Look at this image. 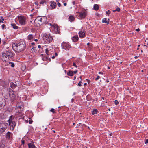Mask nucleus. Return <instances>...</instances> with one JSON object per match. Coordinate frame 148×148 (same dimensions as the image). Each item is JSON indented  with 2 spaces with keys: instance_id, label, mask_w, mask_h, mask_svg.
Returning a JSON list of instances; mask_svg holds the SVG:
<instances>
[{
  "instance_id": "nucleus-60",
  "label": "nucleus",
  "mask_w": 148,
  "mask_h": 148,
  "mask_svg": "<svg viewBox=\"0 0 148 148\" xmlns=\"http://www.w3.org/2000/svg\"><path fill=\"white\" fill-rule=\"evenodd\" d=\"M87 45H89L90 44V43H87Z\"/></svg>"
},
{
  "instance_id": "nucleus-21",
  "label": "nucleus",
  "mask_w": 148,
  "mask_h": 148,
  "mask_svg": "<svg viewBox=\"0 0 148 148\" xmlns=\"http://www.w3.org/2000/svg\"><path fill=\"white\" fill-rule=\"evenodd\" d=\"M67 75L69 76H73V73L72 71H69L67 73Z\"/></svg>"
},
{
  "instance_id": "nucleus-27",
  "label": "nucleus",
  "mask_w": 148,
  "mask_h": 148,
  "mask_svg": "<svg viewBox=\"0 0 148 148\" xmlns=\"http://www.w3.org/2000/svg\"><path fill=\"white\" fill-rule=\"evenodd\" d=\"M45 52L46 54L47 55H49V53H51L50 52V50H49L48 49H46Z\"/></svg>"
},
{
  "instance_id": "nucleus-59",
  "label": "nucleus",
  "mask_w": 148,
  "mask_h": 148,
  "mask_svg": "<svg viewBox=\"0 0 148 148\" xmlns=\"http://www.w3.org/2000/svg\"><path fill=\"white\" fill-rule=\"evenodd\" d=\"M48 59L49 60V61L50 62L51 61V59L50 58H49Z\"/></svg>"
},
{
  "instance_id": "nucleus-53",
  "label": "nucleus",
  "mask_w": 148,
  "mask_h": 148,
  "mask_svg": "<svg viewBox=\"0 0 148 148\" xmlns=\"http://www.w3.org/2000/svg\"><path fill=\"white\" fill-rule=\"evenodd\" d=\"M55 56H53L52 57V59H54V58H55Z\"/></svg>"
},
{
  "instance_id": "nucleus-34",
  "label": "nucleus",
  "mask_w": 148,
  "mask_h": 148,
  "mask_svg": "<svg viewBox=\"0 0 148 148\" xmlns=\"http://www.w3.org/2000/svg\"><path fill=\"white\" fill-rule=\"evenodd\" d=\"M45 2V1H41L40 2V4H43Z\"/></svg>"
},
{
  "instance_id": "nucleus-18",
  "label": "nucleus",
  "mask_w": 148,
  "mask_h": 148,
  "mask_svg": "<svg viewBox=\"0 0 148 148\" xmlns=\"http://www.w3.org/2000/svg\"><path fill=\"white\" fill-rule=\"evenodd\" d=\"M29 148H34L35 147L33 143H30L28 144Z\"/></svg>"
},
{
  "instance_id": "nucleus-8",
  "label": "nucleus",
  "mask_w": 148,
  "mask_h": 148,
  "mask_svg": "<svg viewBox=\"0 0 148 148\" xmlns=\"http://www.w3.org/2000/svg\"><path fill=\"white\" fill-rule=\"evenodd\" d=\"M2 60L4 62H7L9 60V58L7 57V56L6 54V53H2Z\"/></svg>"
},
{
  "instance_id": "nucleus-64",
  "label": "nucleus",
  "mask_w": 148,
  "mask_h": 148,
  "mask_svg": "<svg viewBox=\"0 0 148 148\" xmlns=\"http://www.w3.org/2000/svg\"><path fill=\"white\" fill-rule=\"evenodd\" d=\"M31 44H32V45H34V43L33 42V43H32Z\"/></svg>"
},
{
  "instance_id": "nucleus-7",
  "label": "nucleus",
  "mask_w": 148,
  "mask_h": 148,
  "mask_svg": "<svg viewBox=\"0 0 148 148\" xmlns=\"http://www.w3.org/2000/svg\"><path fill=\"white\" fill-rule=\"evenodd\" d=\"M5 104V99L3 98L0 99V109L4 107Z\"/></svg>"
},
{
  "instance_id": "nucleus-51",
  "label": "nucleus",
  "mask_w": 148,
  "mask_h": 148,
  "mask_svg": "<svg viewBox=\"0 0 148 148\" xmlns=\"http://www.w3.org/2000/svg\"><path fill=\"white\" fill-rule=\"evenodd\" d=\"M1 18L2 19V20L3 21H4V19L2 17H1Z\"/></svg>"
},
{
  "instance_id": "nucleus-50",
  "label": "nucleus",
  "mask_w": 148,
  "mask_h": 148,
  "mask_svg": "<svg viewBox=\"0 0 148 148\" xmlns=\"http://www.w3.org/2000/svg\"><path fill=\"white\" fill-rule=\"evenodd\" d=\"M67 5V4L66 3H64V5L65 6H66Z\"/></svg>"
},
{
  "instance_id": "nucleus-29",
  "label": "nucleus",
  "mask_w": 148,
  "mask_h": 148,
  "mask_svg": "<svg viewBox=\"0 0 148 148\" xmlns=\"http://www.w3.org/2000/svg\"><path fill=\"white\" fill-rule=\"evenodd\" d=\"M50 111L51 112H52L53 114H55L56 113V112L55 111V110L54 109L52 108L50 110Z\"/></svg>"
},
{
  "instance_id": "nucleus-1",
  "label": "nucleus",
  "mask_w": 148,
  "mask_h": 148,
  "mask_svg": "<svg viewBox=\"0 0 148 148\" xmlns=\"http://www.w3.org/2000/svg\"><path fill=\"white\" fill-rule=\"evenodd\" d=\"M26 45L25 42L21 41L18 43H14L12 44L13 50L15 52L19 53L24 50L25 48Z\"/></svg>"
},
{
  "instance_id": "nucleus-36",
  "label": "nucleus",
  "mask_w": 148,
  "mask_h": 148,
  "mask_svg": "<svg viewBox=\"0 0 148 148\" xmlns=\"http://www.w3.org/2000/svg\"><path fill=\"white\" fill-rule=\"evenodd\" d=\"M33 122V121L32 120H29V124H32Z\"/></svg>"
},
{
  "instance_id": "nucleus-55",
  "label": "nucleus",
  "mask_w": 148,
  "mask_h": 148,
  "mask_svg": "<svg viewBox=\"0 0 148 148\" xmlns=\"http://www.w3.org/2000/svg\"><path fill=\"white\" fill-rule=\"evenodd\" d=\"M0 23H3V21H1V19H0Z\"/></svg>"
},
{
  "instance_id": "nucleus-3",
  "label": "nucleus",
  "mask_w": 148,
  "mask_h": 148,
  "mask_svg": "<svg viewBox=\"0 0 148 148\" xmlns=\"http://www.w3.org/2000/svg\"><path fill=\"white\" fill-rule=\"evenodd\" d=\"M20 23L22 25H24L26 24V18L22 16H19L18 17Z\"/></svg>"
},
{
  "instance_id": "nucleus-17",
  "label": "nucleus",
  "mask_w": 148,
  "mask_h": 148,
  "mask_svg": "<svg viewBox=\"0 0 148 148\" xmlns=\"http://www.w3.org/2000/svg\"><path fill=\"white\" fill-rule=\"evenodd\" d=\"M10 85L11 88L12 89H14L16 88L17 86L13 82H11L10 83Z\"/></svg>"
},
{
  "instance_id": "nucleus-62",
  "label": "nucleus",
  "mask_w": 148,
  "mask_h": 148,
  "mask_svg": "<svg viewBox=\"0 0 148 148\" xmlns=\"http://www.w3.org/2000/svg\"><path fill=\"white\" fill-rule=\"evenodd\" d=\"M87 84L86 83H85L84 84V85H86Z\"/></svg>"
},
{
  "instance_id": "nucleus-40",
  "label": "nucleus",
  "mask_w": 148,
  "mask_h": 148,
  "mask_svg": "<svg viewBox=\"0 0 148 148\" xmlns=\"http://www.w3.org/2000/svg\"><path fill=\"white\" fill-rule=\"evenodd\" d=\"M2 42H3V44L5 45L6 44V42L5 40H3L2 41Z\"/></svg>"
},
{
  "instance_id": "nucleus-13",
  "label": "nucleus",
  "mask_w": 148,
  "mask_h": 148,
  "mask_svg": "<svg viewBox=\"0 0 148 148\" xmlns=\"http://www.w3.org/2000/svg\"><path fill=\"white\" fill-rule=\"evenodd\" d=\"M79 16L82 19L84 18L86 16V13L85 11L81 13L79 12Z\"/></svg>"
},
{
  "instance_id": "nucleus-11",
  "label": "nucleus",
  "mask_w": 148,
  "mask_h": 148,
  "mask_svg": "<svg viewBox=\"0 0 148 148\" xmlns=\"http://www.w3.org/2000/svg\"><path fill=\"white\" fill-rule=\"evenodd\" d=\"M12 92L9 94V95L10 98L11 99L12 101H13L15 98L16 96L14 94V92L12 90Z\"/></svg>"
},
{
  "instance_id": "nucleus-35",
  "label": "nucleus",
  "mask_w": 148,
  "mask_h": 148,
  "mask_svg": "<svg viewBox=\"0 0 148 148\" xmlns=\"http://www.w3.org/2000/svg\"><path fill=\"white\" fill-rule=\"evenodd\" d=\"M120 10L119 8L118 7L116 9V11H117L118 12H119L120 11Z\"/></svg>"
},
{
  "instance_id": "nucleus-22",
  "label": "nucleus",
  "mask_w": 148,
  "mask_h": 148,
  "mask_svg": "<svg viewBox=\"0 0 148 148\" xmlns=\"http://www.w3.org/2000/svg\"><path fill=\"white\" fill-rule=\"evenodd\" d=\"M98 111L96 109H94L93 110V111H92V114L93 115L95 114H96L97 113Z\"/></svg>"
},
{
  "instance_id": "nucleus-19",
  "label": "nucleus",
  "mask_w": 148,
  "mask_h": 148,
  "mask_svg": "<svg viewBox=\"0 0 148 148\" xmlns=\"http://www.w3.org/2000/svg\"><path fill=\"white\" fill-rule=\"evenodd\" d=\"M69 20L70 22L74 21L75 20L74 17L72 15L70 16L69 17Z\"/></svg>"
},
{
  "instance_id": "nucleus-9",
  "label": "nucleus",
  "mask_w": 148,
  "mask_h": 148,
  "mask_svg": "<svg viewBox=\"0 0 148 148\" xmlns=\"http://www.w3.org/2000/svg\"><path fill=\"white\" fill-rule=\"evenodd\" d=\"M6 54L7 56V57L8 58H12L13 57H14V55L12 53V52L9 51L8 50L6 51Z\"/></svg>"
},
{
  "instance_id": "nucleus-52",
  "label": "nucleus",
  "mask_w": 148,
  "mask_h": 148,
  "mask_svg": "<svg viewBox=\"0 0 148 148\" xmlns=\"http://www.w3.org/2000/svg\"><path fill=\"white\" fill-rule=\"evenodd\" d=\"M41 45H38V48H41Z\"/></svg>"
},
{
  "instance_id": "nucleus-16",
  "label": "nucleus",
  "mask_w": 148,
  "mask_h": 148,
  "mask_svg": "<svg viewBox=\"0 0 148 148\" xmlns=\"http://www.w3.org/2000/svg\"><path fill=\"white\" fill-rule=\"evenodd\" d=\"M78 40V37L77 36H75L72 38V40L74 42H77Z\"/></svg>"
},
{
  "instance_id": "nucleus-49",
  "label": "nucleus",
  "mask_w": 148,
  "mask_h": 148,
  "mask_svg": "<svg viewBox=\"0 0 148 148\" xmlns=\"http://www.w3.org/2000/svg\"><path fill=\"white\" fill-rule=\"evenodd\" d=\"M72 3H73V5H75V1H73V2H72Z\"/></svg>"
},
{
  "instance_id": "nucleus-56",
  "label": "nucleus",
  "mask_w": 148,
  "mask_h": 148,
  "mask_svg": "<svg viewBox=\"0 0 148 148\" xmlns=\"http://www.w3.org/2000/svg\"><path fill=\"white\" fill-rule=\"evenodd\" d=\"M34 40L35 41H37L38 40L37 39H35Z\"/></svg>"
},
{
  "instance_id": "nucleus-43",
  "label": "nucleus",
  "mask_w": 148,
  "mask_h": 148,
  "mask_svg": "<svg viewBox=\"0 0 148 148\" xmlns=\"http://www.w3.org/2000/svg\"><path fill=\"white\" fill-rule=\"evenodd\" d=\"M77 72V70H76L74 71V73L75 74Z\"/></svg>"
},
{
  "instance_id": "nucleus-58",
  "label": "nucleus",
  "mask_w": 148,
  "mask_h": 148,
  "mask_svg": "<svg viewBox=\"0 0 148 148\" xmlns=\"http://www.w3.org/2000/svg\"><path fill=\"white\" fill-rule=\"evenodd\" d=\"M116 11V10H113V12H115Z\"/></svg>"
},
{
  "instance_id": "nucleus-33",
  "label": "nucleus",
  "mask_w": 148,
  "mask_h": 148,
  "mask_svg": "<svg viewBox=\"0 0 148 148\" xmlns=\"http://www.w3.org/2000/svg\"><path fill=\"white\" fill-rule=\"evenodd\" d=\"M21 142L22 144L21 145V146H22V145H23V146H24V144L25 143V141L24 140H22L21 141Z\"/></svg>"
},
{
  "instance_id": "nucleus-31",
  "label": "nucleus",
  "mask_w": 148,
  "mask_h": 148,
  "mask_svg": "<svg viewBox=\"0 0 148 148\" xmlns=\"http://www.w3.org/2000/svg\"><path fill=\"white\" fill-rule=\"evenodd\" d=\"M82 82L81 81H80L79 82V83L78 84V85L79 86H82L81 85Z\"/></svg>"
},
{
  "instance_id": "nucleus-39",
  "label": "nucleus",
  "mask_w": 148,
  "mask_h": 148,
  "mask_svg": "<svg viewBox=\"0 0 148 148\" xmlns=\"http://www.w3.org/2000/svg\"><path fill=\"white\" fill-rule=\"evenodd\" d=\"M57 5H58V6L59 7H60V6L61 5L60 3L58 2Z\"/></svg>"
},
{
  "instance_id": "nucleus-38",
  "label": "nucleus",
  "mask_w": 148,
  "mask_h": 148,
  "mask_svg": "<svg viewBox=\"0 0 148 148\" xmlns=\"http://www.w3.org/2000/svg\"><path fill=\"white\" fill-rule=\"evenodd\" d=\"M73 66L76 68L77 67V65H76L75 63L74 62L73 63Z\"/></svg>"
},
{
  "instance_id": "nucleus-12",
  "label": "nucleus",
  "mask_w": 148,
  "mask_h": 148,
  "mask_svg": "<svg viewBox=\"0 0 148 148\" xmlns=\"http://www.w3.org/2000/svg\"><path fill=\"white\" fill-rule=\"evenodd\" d=\"M12 134L9 132H8L6 134V138L8 140H10L12 138Z\"/></svg>"
},
{
  "instance_id": "nucleus-57",
  "label": "nucleus",
  "mask_w": 148,
  "mask_h": 148,
  "mask_svg": "<svg viewBox=\"0 0 148 148\" xmlns=\"http://www.w3.org/2000/svg\"><path fill=\"white\" fill-rule=\"evenodd\" d=\"M18 108H20V109H21V106H18Z\"/></svg>"
},
{
  "instance_id": "nucleus-28",
  "label": "nucleus",
  "mask_w": 148,
  "mask_h": 148,
  "mask_svg": "<svg viewBox=\"0 0 148 148\" xmlns=\"http://www.w3.org/2000/svg\"><path fill=\"white\" fill-rule=\"evenodd\" d=\"M8 121L9 122V123L10 122H12L14 121H12V116L10 117Z\"/></svg>"
},
{
  "instance_id": "nucleus-4",
  "label": "nucleus",
  "mask_w": 148,
  "mask_h": 148,
  "mask_svg": "<svg viewBox=\"0 0 148 148\" xmlns=\"http://www.w3.org/2000/svg\"><path fill=\"white\" fill-rule=\"evenodd\" d=\"M37 20L40 21L42 23H45L47 21V18L45 16L41 18L40 16H38L35 19V21Z\"/></svg>"
},
{
  "instance_id": "nucleus-25",
  "label": "nucleus",
  "mask_w": 148,
  "mask_h": 148,
  "mask_svg": "<svg viewBox=\"0 0 148 148\" xmlns=\"http://www.w3.org/2000/svg\"><path fill=\"white\" fill-rule=\"evenodd\" d=\"M9 64L10 65V66L12 67H14L15 66L13 62H9Z\"/></svg>"
},
{
  "instance_id": "nucleus-14",
  "label": "nucleus",
  "mask_w": 148,
  "mask_h": 148,
  "mask_svg": "<svg viewBox=\"0 0 148 148\" xmlns=\"http://www.w3.org/2000/svg\"><path fill=\"white\" fill-rule=\"evenodd\" d=\"M50 7H51V9H54L56 7V2L52 1L51 2Z\"/></svg>"
},
{
  "instance_id": "nucleus-54",
  "label": "nucleus",
  "mask_w": 148,
  "mask_h": 148,
  "mask_svg": "<svg viewBox=\"0 0 148 148\" xmlns=\"http://www.w3.org/2000/svg\"><path fill=\"white\" fill-rule=\"evenodd\" d=\"M79 78L81 79V80L82 81V76H80Z\"/></svg>"
},
{
  "instance_id": "nucleus-47",
  "label": "nucleus",
  "mask_w": 148,
  "mask_h": 148,
  "mask_svg": "<svg viewBox=\"0 0 148 148\" xmlns=\"http://www.w3.org/2000/svg\"><path fill=\"white\" fill-rule=\"evenodd\" d=\"M136 30L137 31H140V29L139 28H138L137 29H136Z\"/></svg>"
},
{
  "instance_id": "nucleus-26",
  "label": "nucleus",
  "mask_w": 148,
  "mask_h": 148,
  "mask_svg": "<svg viewBox=\"0 0 148 148\" xmlns=\"http://www.w3.org/2000/svg\"><path fill=\"white\" fill-rule=\"evenodd\" d=\"M28 38L29 40H31L33 38V36L32 35H29L28 36Z\"/></svg>"
},
{
  "instance_id": "nucleus-6",
  "label": "nucleus",
  "mask_w": 148,
  "mask_h": 148,
  "mask_svg": "<svg viewBox=\"0 0 148 148\" xmlns=\"http://www.w3.org/2000/svg\"><path fill=\"white\" fill-rule=\"evenodd\" d=\"M61 47L62 49L65 50L69 49L71 47L70 45L66 43L63 42L61 44Z\"/></svg>"
},
{
  "instance_id": "nucleus-42",
  "label": "nucleus",
  "mask_w": 148,
  "mask_h": 148,
  "mask_svg": "<svg viewBox=\"0 0 148 148\" xmlns=\"http://www.w3.org/2000/svg\"><path fill=\"white\" fill-rule=\"evenodd\" d=\"M145 144L148 143V139H146V141L145 142Z\"/></svg>"
},
{
  "instance_id": "nucleus-32",
  "label": "nucleus",
  "mask_w": 148,
  "mask_h": 148,
  "mask_svg": "<svg viewBox=\"0 0 148 148\" xmlns=\"http://www.w3.org/2000/svg\"><path fill=\"white\" fill-rule=\"evenodd\" d=\"M114 103L115 105H117L118 104L119 102L117 100H115L114 101Z\"/></svg>"
},
{
  "instance_id": "nucleus-45",
  "label": "nucleus",
  "mask_w": 148,
  "mask_h": 148,
  "mask_svg": "<svg viewBox=\"0 0 148 148\" xmlns=\"http://www.w3.org/2000/svg\"><path fill=\"white\" fill-rule=\"evenodd\" d=\"M48 59V58H47V57H45V59H44V58H42V59H43V60H46V59Z\"/></svg>"
},
{
  "instance_id": "nucleus-44",
  "label": "nucleus",
  "mask_w": 148,
  "mask_h": 148,
  "mask_svg": "<svg viewBox=\"0 0 148 148\" xmlns=\"http://www.w3.org/2000/svg\"><path fill=\"white\" fill-rule=\"evenodd\" d=\"M36 48L35 47H33L32 48L31 50L32 51H34L35 50V49Z\"/></svg>"
},
{
  "instance_id": "nucleus-37",
  "label": "nucleus",
  "mask_w": 148,
  "mask_h": 148,
  "mask_svg": "<svg viewBox=\"0 0 148 148\" xmlns=\"http://www.w3.org/2000/svg\"><path fill=\"white\" fill-rule=\"evenodd\" d=\"M106 14H109L110 13V11L109 10H108V11H106Z\"/></svg>"
},
{
  "instance_id": "nucleus-5",
  "label": "nucleus",
  "mask_w": 148,
  "mask_h": 148,
  "mask_svg": "<svg viewBox=\"0 0 148 148\" xmlns=\"http://www.w3.org/2000/svg\"><path fill=\"white\" fill-rule=\"evenodd\" d=\"M43 38L47 41L50 42L52 41L53 38L50 34H45Z\"/></svg>"
},
{
  "instance_id": "nucleus-20",
  "label": "nucleus",
  "mask_w": 148,
  "mask_h": 148,
  "mask_svg": "<svg viewBox=\"0 0 148 148\" xmlns=\"http://www.w3.org/2000/svg\"><path fill=\"white\" fill-rule=\"evenodd\" d=\"M12 26L13 27L14 29H17L18 28V27L16 25V24L14 23H11V24Z\"/></svg>"
},
{
  "instance_id": "nucleus-10",
  "label": "nucleus",
  "mask_w": 148,
  "mask_h": 148,
  "mask_svg": "<svg viewBox=\"0 0 148 148\" xmlns=\"http://www.w3.org/2000/svg\"><path fill=\"white\" fill-rule=\"evenodd\" d=\"M9 125L10 126V129L13 130L16 126V123L15 121L10 122L9 123Z\"/></svg>"
},
{
  "instance_id": "nucleus-41",
  "label": "nucleus",
  "mask_w": 148,
  "mask_h": 148,
  "mask_svg": "<svg viewBox=\"0 0 148 148\" xmlns=\"http://www.w3.org/2000/svg\"><path fill=\"white\" fill-rule=\"evenodd\" d=\"M5 25L4 24H3L2 25V29H3L5 27Z\"/></svg>"
},
{
  "instance_id": "nucleus-2",
  "label": "nucleus",
  "mask_w": 148,
  "mask_h": 148,
  "mask_svg": "<svg viewBox=\"0 0 148 148\" xmlns=\"http://www.w3.org/2000/svg\"><path fill=\"white\" fill-rule=\"evenodd\" d=\"M8 123H0V134L3 133L7 127Z\"/></svg>"
},
{
  "instance_id": "nucleus-24",
  "label": "nucleus",
  "mask_w": 148,
  "mask_h": 148,
  "mask_svg": "<svg viewBox=\"0 0 148 148\" xmlns=\"http://www.w3.org/2000/svg\"><path fill=\"white\" fill-rule=\"evenodd\" d=\"M102 22L103 23H107L108 24L109 23V21L108 22L107 21V18H105L104 19L102 20Z\"/></svg>"
},
{
  "instance_id": "nucleus-15",
  "label": "nucleus",
  "mask_w": 148,
  "mask_h": 148,
  "mask_svg": "<svg viewBox=\"0 0 148 148\" xmlns=\"http://www.w3.org/2000/svg\"><path fill=\"white\" fill-rule=\"evenodd\" d=\"M79 37L81 38H83L85 36V33L82 31L79 32Z\"/></svg>"
},
{
  "instance_id": "nucleus-48",
  "label": "nucleus",
  "mask_w": 148,
  "mask_h": 148,
  "mask_svg": "<svg viewBox=\"0 0 148 148\" xmlns=\"http://www.w3.org/2000/svg\"><path fill=\"white\" fill-rule=\"evenodd\" d=\"M58 56V54L57 53H55V56Z\"/></svg>"
},
{
  "instance_id": "nucleus-61",
  "label": "nucleus",
  "mask_w": 148,
  "mask_h": 148,
  "mask_svg": "<svg viewBox=\"0 0 148 148\" xmlns=\"http://www.w3.org/2000/svg\"><path fill=\"white\" fill-rule=\"evenodd\" d=\"M75 79H76V77H74V80H75Z\"/></svg>"
},
{
  "instance_id": "nucleus-46",
  "label": "nucleus",
  "mask_w": 148,
  "mask_h": 148,
  "mask_svg": "<svg viewBox=\"0 0 148 148\" xmlns=\"http://www.w3.org/2000/svg\"><path fill=\"white\" fill-rule=\"evenodd\" d=\"M99 74H103V73L102 72H99Z\"/></svg>"
},
{
  "instance_id": "nucleus-30",
  "label": "nucleus",
  "mask_w": 148,
  "mask_h": 148,
  "mask_svg": "<svg viewBox=\"0 0 148 148\" xmlns=\"http://www.w3.org/2000/svg\"><path fill=\"white\" fill-rule=\"evenodd\" d=\"M100 78V77L98 75L97 76V77L95 79V80L96 81H97Z\"/></svg>"
},
{
  "instance_id": "nucleus-63",
  "label": "nucleus",
  "mask_w": 148,
  "mask_h": 148,
  "mask_svg": "<svg viewBox=\"0 0 148 148\" xmlns=\"http://www.w3.org/2000/svg\"><path fill=\"white\" fill-rule=\"evenodd\" d=\"M137 58V56H135V58L136 59Z\"/></svg>"
},
{
  "instance_id": "nucleus-23",
  "label": "nucleus",
  "mask_w": 148,
  "mask_h": 148,
  "mask_svg": "<svg viewBox=\"0 0 148 148\" xmlns=\"http://www.w3.org/2000/svg\"><path fill=\"white\" fill-rule=\"evenodd\" d=\"M94 8L96 10H98L99 8L98 5L97 4L95 5L94 6Z\"/></svg>"
}]
</instances>
